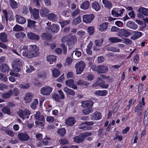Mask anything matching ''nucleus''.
<instances>
[{
    "label": "nucleus",
    "mask_w": 148,
    "mask_h": 148,
    "mask_svg": "<svg viewBox=\"0 0 148 148\" xmlns=\"http://www.w3.org/2000/svg\"><path fill=\"white\" fill-rule=\"evenodd\" d=\"M144 98L143 97L141 101L139 102L138 104L134 108V111L137 113V119L141 122L143 118V106L145 105Z\"/></svg>",
    "instance_id": "f257e3e1"
},
{
    "label": "nucleus",
    "mask_w": 148,
    "mask_h": 148,
    "mask_svg": "<svg viewBox=\"0 0 148 148\" xmlns=\"http://www.w3.org/2000/svg\"><path fill=\"white\" fill-rule=\"evenodd\" d=\"M22 65V62L20 59L18 58L15 59L12 64L13 70L15 72H19L21 70L20 67Z\"/></svg>",
    "instance_id": "f03ea898"
},
{
    "label": "nucleus",
    "mask_w": 148,
    "mask_h": 148,
    "mask_svg": "<svg viewBox=\"0 0 148 148\" xmlns=\"http://www.w3.org/2000/svg\"><path fill=\"white\" fill-rule=\"evenodd\" d=\"M86 66L85 64L82 61H79L76 63L75 65V68L76 69L77 74H81L83 71Z\"/></svg>",
    "instance_id": "7ed1b4c3"
},
{
    "label": "nucleus",
    "mask_w": 148,
    "mask_h": 148,
    "mask_svg": "<svg viewBox=\"0 0 148 148\" xmlns=\"http://www.w3.org/2000/svg\"><path fill=\"white\" fill-rule=\"evenodd\" d=\"M29 53L30 54V56L31 58L35 57L38 55L39 54L38 48L35 45H31L30 46Z\"/></svg>",
    "instance_id": "20e7f679"
},
{
    "label": "nucleus",
    "mask_w": 148,
    "mask_h": 148,
    "mask_svg": "<svg viewBox=\"0 0 148 148\" xmlns=\"http://www.w3.org/2000/svg\"><path fill=\"white\" fill-rule=\"evenodd\" d=\"M18 116L21 118H29V115L30 114V112L27 109L20 110L17 112Z\"/></svg>",
    "instance_id": "39448f33"
},
{
    "label": "nucleus",
    "mask_w": 148,
    "mask_h": 148,
    "mask_svg": "<svg viewBox=\"0 0 148 148\" xmlns=\"http://www.w3.org/2000/svg\"><path fill=\"white\" fill-rule=\"evenodd\" d=\"M94 123L92 121L85 122L79 125V128L83 130H89L90 129V126L93 124Z\"/></svg>",
    "instance_id": "423d86ee"
},
{
    "label": "nucleus",
    "mask_w": 148,
    "mask_h": 148,
    "mask_svg": "<svg viewBox=\"0 0 148 148\" xmlns=\"http://www.w3.org/2000/svg\"><path fill=\"white\" fill-rule=\"evenodd\" d=\"M53 88L49 86H45L42 88L40 90L41 93L43 95L48 96L50 94Z\"/></svg>",
    "instance_id": "0eeeda50"
},
{
    "label": "nucleus",
    "mask_w": 148,
    "mask_h": 148,
    "mask_svg": "<svg viewBox=\"0 0 148 148\" xmlns=\"http://www.w3.org/2000/svg\"><path fill=\"white\" fill-rule=\"evenodd\" d=\"M77 38L75 35H73L69 37V41L66 44L69 47V49L72 48V47L74 46L75 43L77 42Z\"/></svg>",
    "instance_id": "6e6552de"
},
{
    "label": "nucleus",
    "mask_w": 148,
    "mask_h": 148,
    "mask_svg": "<svg viewBox=\"0 0 148 148\" xmlns=\"http://www.w3.org/2000/svg\"><path fill=\"white\" fill-rule=\"evenodd\" d=\"M94 15L92 14H86L83 16V21L86 23H90L93 19Z\"/></svg>",
    "instance_id": "1a4fd4ad"
},
{
    "label": "nucleus",
    "mask_w": 148,
    "mask_h": 148,
    "mask_svg": "<svg viewBox=\"0 0 148 148\" xmlns=\"http://www.w3.org/2000/svg\"><path fill=\"white\" fill-rule=\"evenodd\" d=\"M31 8H29V10L31 13V15L34 19L36 20L39 18V11L37 9L34 8L31 11Z\"/></svg>",
    "instance_id": "9d476101"
},
{
    "label": "nucleus",
    "mask_w": 148,
    "mask_h": 148,
    "mask_svg": "<svg viewBox=\"0 0 148 148\" xmlns=\"http://www.w3.org/2000/svg\"><path fill=\"white\" fill-rule=\"evenodd\" d=\"M27 36L30 40L38 41L40 39L39 36L31 32H28L27 33Z\"/></svg>",
    "instance_id": "9b49d317"
},
{
    "label": "nucleus",
    "mask_w": 148,
    "mask_h": 148,
    "mask_svg": "<svg viewBox=\"0 0 148 148\" xmlns=\"http://www.w3.org/2000/svg\"><path fill=\"white\" fill-rule=\"evenodd\" d=\"M116 9L114 8L111 11V14L113 16L119 17L121 16V14H123V12L124 10L123 9H121L119 11H116Z\"/></svg>",
    "instance_id": "f8f14e48"
},
{
    "label": "nucleus",
    "mask_w": 148,
    "mask_h": 148,
    "mask_svg": "<svg viewBox=\"0 0 148 148\" xmlns=\"http://www.w3.org/2000/svg\"><path fill=\"white\" fill-rule=\"evenodd\" d=\"M108 71V67L103 65L98 66L97 73H106Z\"/></svg>",
    "instance_id": "ddd939ff"
},
{
    "label": "nucleus",
    "mask_w": 148,
    "mask_h": 148,
    "mask_svg": "<svg viewBox=\"0 0 148 148\" xmlns=\"http://www.w3.org/2000/svg\"><path fill=\"white\" fill-rule=\"evenodd\" d=\"M94 102L91 100L86 101L82 102V106L84 108H92Z\"/></svg>",
    "instance_id": "4468645a"
},
{
    "label": "nucleus",
    "mask_w": 148,
    "mask_h": 148,
    "mask_svg": "<svg viewBox=\"0 0 148 148\" xmlns=\"http://www.w3.org/2000/svg\"><path fill=\"white\" fill-rule=\"evenodd\" d=\"M28 46H24L23 47L22 49L21 50V51L22 52V55L23 56L28 58H31V56H30V54L29 53V51L28 52Z\"/></svg>",
    "instance_id": "2eb2a0df"
},
{
    "label": "nucleus",
    "mask_w": 148,
    "mask_h": 148,
    "mask_svg": "<svg viewBox=\"0 0 148 148\" xmlns=\"http://www.w3.org/2000/svg\"><path fill=\"white\" fill-rule=\"evenodd\" d=\"M131 33L129 32L127 30L123 29L120 30L119 33L118 35L120 36H124L125 37H127L131 35Z\"/></svg>",
    "instance_id": "dca6fc26"
},
{
    "label": "nucleus",
    "mask_w": 148,
    "mask_h": 148,
    "mask_svg": "<svg viewBox=\"0 0 148 148\" xmlns=\"http://www.w3.org/2000/svg\"><path fill=\"white\" fill-rule=\"evenodd\" d=\"M126 26L130 29L135 30L138 28V26L134 22L129 21L126 24Z\"/></svg>",
    "instance_id": "f3484780"
},
{
    "label": "nucleus",
    "mask_w": 148,
    "mask_h": 148,
    "mask_svg": "<svg viewBox=\"0 0 148 148\" xmlns=\"http://www.w3.org/2000/svg\"><path fill=\"white\" fill-rule=\"evenodd\" d=\"M91 119L94 120L100 119L101 117V113L97 111L92 114L91 115Z\"/></svg>",
    "instance_id": "a211bd4d"
},
{
    "label": "nucleus",
    "mask_w": 148,
    "mask_h": 148,
    "mask_svg": "<svg viewBox=\"0 0 148 148\" xmlns=\"http://www.w3.org/2000/svg\"><path fill=\"white\" fill-rule=\"evenodd\" d=\"M74 81L73 80L70 79L66 81L65 82V83L66 85L68 86L76 89H77V87L76 85L74 84L73 83Z\"/></svg>",
    "instance_id": "6ab92c4d"
},
{
    "label": "nucleus",
    "mask_w": 148,
    "mask_h": 148,
    "mask_svg": "<svg viewBox=\"0 0 148 148\" xmlns=\"http://www.w3.org/2000/svg\"><path fill=\"white\" fill-rule=\"evenodd\" d=\"M15 17L16 18V22L19 24H23L26 22L25 19L19 15L16 14Z\"/></svg>",
    "instance_id": "aec40b11"
},
{
    "label": "nucleus",
    "mask_w": 148,
    "mask_h": 148,
    "mask_svg": "<svg viewBox=\"0 0 148 148\" xmlns=\"http://www.w3.org/2000/svg\"><path fill=\"white\" fill-rule=\"evenodd\" d=\"M0 70L3 73H8L9 70V68L7 64L3 63L0 66Z\"/></svg>",
    "instance_id": "412c9836"
},
{
    "label": "nucleus",
    "mask_w": 148,
    "mask_h": 148,
    "mask_svg": "<svg viewBox=\"0 0 148 148\" xmlns=\"http://www.w3.org/2000/svg\"><path fill=\"white\" fill-rule=\"evenodd\" d=\"M76 121L74 117H69L65 121L66 124L69 126H72L73 125Z\"/></svg>",
    "instance_id": "4be33fe9"
},
{
    "label": "nucleus",
    "mask_w": 148,
    "mask_h": 148,
    "mask_svg": "<svg viewBox=\"0 0 148 148\" xmlns=\"http://www.w3.org/2000/svg\"><path fill=\"white\" fill-rule=\"evenodd\" d=\"M33 97V95L31 93L28 92L26 93L24 98L25 103H29L31 101Z\"/></svg>",
    "instance_id": "5701e85b"
},
{
    "label": "nucleus",
    "mask_w": 148,
    "mask_h": 148,
    "mask_svg": "<svg viewBox=\"0 0 148 148\" xmlns=\"http://www.w3.org/2000/svg\"><path fill=\"white\" fill-rule=\"evenodd\" d=\"M50 12L49 10L45 8H42L40 10V15L43 17H45Z\"/></svg>",
    "instance_id": "b1692460"
},
{
    "label": "nucleus",
    "mask_w": 148,
    "mask_h": 148,
    "mask_svg": "<svg viewBox=\"0 0 148 148\" xmlns=\"http://www.w3.org/2000/svg\"><path fill=\"white\" fill-rule=\"evenodd\" d=\"M85 137L82 134L75 137L73 139L74 141L76 143H79L82 142L84 139Z\"/></svg>",
    "instance_id": "393cba45"
},
{
    "label": "nucleus",
    "mask_w": 148,
    "mask_h": 148,
    "mask_svg": "<svg viewBox=\"0 0 148 148\" xmlns=\"http://www.w3.org/2000/svg\"><path fill=\"white\" fill-rule=\"evenodd\" d=\"M59 27L56 24H52L49 27V32H52L53 33H57L59 30Z\"/></svg>",
    "instance_id": "a878e982"
},
{
    "label": "nucleus",
    "mask_w": 148,
    "mask_h": 148,
    "mask_svg": "<svg viewBox=\"0 0 148 148\" xmlns=\"http://www.w3.org/2000/svg\"><path fill=\"white\" fill-rule=\"evenodd\" d=\"M18 137L19 138L23 141H27L29 139V137L28 135L25 133H21L18 134Z\"/></svg>",
    "instance_id": "bb28decb"
},
{
    "label": "nucleus",
    "mask_w": 148,
    "mask_h": 148,
    "mask_svg": "<svg viewBox=\"0 0 148 148\" xmlns=\"http://www.w3.org/2000/svg\"><path fill=\"white\" fill-rule=\"evenodd\" d=\"M133 33H134V35L130 37L131 39L133 40H135L138 38L142 35V32L138 31H134Z\"/></svg>",
    "instance_id": "cd10ccee"
},
{
    "label": "nucleus",
    "mask_w": 148,
    "mask_h": 148,
    "mask_svg": "<svg viewBox=\"0 0 148 148\" xmlns=\"http://www.w3.org/2000/svg\"><path fill=\"white\" fill-rule=\"evenodd\" d=\"M102 2L105 8L110 9L112 7V4L111 2L107 0H103Z\"/></svg>",
    "instance_id": "c85d7f7f"
},
{
    "label": "nucleus",
    "mask_w": 148,
    "mask_h": 148,
    "mask_svg": "<svg viewBox=\"0 0 148 148\" xmlns=\"http://www.w3.org/2000/svg\"><path fill=\"white\" fill-rule=\"evenodd\" d=\"M92 7L96 11H98L101 9V6L99 3L96 1L93 2L91 4Z\"/></svg>",
    "instance_id": "c756f323"
},
{
    "label": "nucleus",
    "mask_w": 148,
    "mask_h": 148,
    "mask_svg": "<svg viewBox=\"0 0 148 148\" xmlns=\"http://www.w3.org/2000/svg\"><path fill=\"white\" fill-rule=\"evenodd\" d=\"M47 16L48 19L52 21H56L57 19V15L54 13H50Z\"/></svg>",
    "instance_id": "7c9ffc66"
},
{
    "label": "nucleus",
    "mask_w": 148,
    "mask_h": 148,
    "mask_svg": "<svg viewBox=\"0 0 148 148\" xmlns=\"http://www.w3.org/2000/svg\"><path fill=\"white\" fill-rule=\"evenodd\" d=\"M63 90L68 95L72 96H74L75 95V92L73 90L69 89L67 87L64 88Z\"/></svg>",
    "instance_id": "2f4dec72"
},
{
    "label": "nucleus",
    "mask_w": 148,
    "mask_h": 148,
    "mask_svg": "<svg viewBox=\"0 0 148 148\" xmlns=\"http://www.w3.org/2000/svg\"><path fill=\"white\" fill-rule=\"evenodd\" d=\"M138 12L145 16H148V9L141 7L138 9Z\"/></svg>",
    "instance_id": "473e14b6"
},
{
    "label": "nucleus",
    "mask_w": 148,
    "mask_h": 148,
    "mask_svg": "<svg viewBox=\"0 0 148 148\" xmlns=\"http://www.w3.org/2000/svg\"><path fill=\"white\" fill-rule=\"evenodd\" d=\"M109 42L111 43H115L116 42H121L122 41L121 39L116 37H111L108 38Z\"/></svg>",
    "instance_id": "72a5a7b5"
},
{
    "label": "nucleus",
    "mask_w": 148,
    "mask_h": 148,
    "mask_svg": "<svg viewBox=\"0 0 148 148\" xmlns=\"http://www.w3.org/2000/svg\"><path fill=\"white\" fill-rule=\"evenodd\" d=\"M0 40L2 42H6L8 41L7 35L5 32L0 34Z\"/></svg>",
    "instance_id": "f704fd0d"
},
{
    "label": "nucleus",
    "mask_w": 148,
    "mask_h": 148,
    "mask_svg": "<svg viewBox=\"0 0 148 148\" xmlns=\"http://www.w3.org/2000/svg\"><path fill=\"white\" fill-rule=\"evenodd\" d=\"M108 23L106 22L100 25L99 28V30L101 32L104 31L107 28Z\"/></svg>",
    "instance_id": "c9c22d12"
},
{
    "label": "nucleus",
    "mask_w": 148,
    "mask_h": 148,
    "mask_svg": "<svg viewBox=\"0 0 148 148\" xmlns=\"http://www.w3.org/2000/svg\"><path fill=\"white\" fill-rule=\"evenodd\" d=\"M35 117L36 120L39 121H43L44 118L43 116L40 114L39 112H37L35 115Z\"/></svg>",
    "instance_id": "e433bc0d"
},
{
    "label": "nucleus",
    "mask_w": 148,
    "mask_h": 148,
    "mask_svg": "<svg viewBox=\"0 0 148 148\" xmlns=\"http://www.w3.org/2000/svg\"><path fill=\"white\" fill-rule=\"evenodd\" d=\"M89 3L88 1H86L81 4L80 5L81 8L83 10L87 9L89 7Z\"/></svg>",
    "instance_id": "4c0bfd02"
},
{
    "label": "nucleus",
    "mask_w": 148,
    "mask_h": 148,
    "mask_svg": "<svg viewBox=\"0 0 148 148\" xmlns=\"http://www.w3.org/2000/svg\"><path fill=\"white\" fill-rule=\"evenodd\" d=\"M13 94L12 91L9 90L8 92L5 93L2 95V97L4 99L9 98Z\"/></svg>",
    "instance_id": "58836bf2"
},
{
    "label": "nucleus",
    "mask_w": 148,
    "mask_h": 148,
    "mask_svg": "<svg viewBox=\"0 0 148 148\" xmlns=\"http://www.w3.org/2000/svg\"><path fill=\"white\" fill-rule=\"evenodd\" d=\"M41 37L44 40H51V36L47 33H43L41 35Z\"/></svg>",
    "instance_id": "ea45409f"
},
{
    "label": "nucleus",
    "mask_w": 148,
    "mask_h": 148,
    "mask_svg": "<svg viewBox=\"0 0 148 148\" xmlns=\"http://www.w3.org/2000/svg\"><path fill=\"white\" fill-rule=\"evenodd\" d=\"M93 111V110L91 108H86L82 110V112L85 115H87L90 113H91Z\"/></svg>",
    "instance_id": "a19ab883"
},
{
    "label": "nucleus",
    "mask_w": 148,
    "mask_h": 148,
    "mask_svg": "<svg viewBox=\"0 0 148 148\" xmlns=\"http://www.w3.org/2000/svg\"><path fill=\"white\" fill-rule=\"evenodd\" d=\"M36 22L34 21H32L30 19L27 20V26L29 28H32L34 27L35 26V23Z\"/></svg>",
    "instance_id": "79ce46f5"
},
{
    "label": "nucleus",
    "mask_w": 148,
    "mask_h": 148,
    "mask_svg": "<svg viewBox=\"0 0 148 148\" xmlns=\"http://www.w3.org/2000/svg\"><path fill=\"white\" fill-rule=\"evenodd\" d=\"M2 111L4 114L8 115H10L11 114L10 109L8 106H6L3 108Z\"/></svg>",
    "instance_id": "37998d69"
},
{
    "label": "nucleus",
    "mask_w": 148,
    "mask_h": 148,
    "mask_svg": "<svg viewBox=\"0 0 148 148\" xmlns=\"http://www.w3.org/2000/svg\"><path fill=\"white\" fill-rule=\"evenodd\" d=\"M9 2L10 5L12 9L16 8H17L18 3L14 0H10Z\"/></svg>",
    "instance_id": "c03bdc74"
},
{
    "label": "nucleus",
    "mask_w": 148,
    "mask_h": 148,
    "mask_svg": "<svg viewBox=\"0 0 148 148\" xmlns=\"http://www.w3.org/2000/svg\"><path fill=\"white\" fill-rule=\"evenodd\" d=\"M60 74V71L54 68L52 70V75L53 77H57Z\"/></svg>",
    "instance_id": "a18cd8bd"
},
{
    "label": "nucleus",
    "mask_w": 148,
    "mask_h": 148,
    "mask_svg": "<svg viewBox=\"0 0 148 148\" xmlns=\"http://www.w3.org/2000/svg\"><path fill=\"white\" fill-rule=\"evenodd\" d=\"M81 21V17L80 16H78L73 19L72 24L73 25H76L80 23Z\"/></svg>",
    "instance_id": "49530a36"
},
{
    "label": "nucleus",
    "mask_w": 148,
    "mask_h": 148,
    "mask_svg": "<svg viewBox=\"0 0 148 148\" xmlns=\"http://www.w3.org/2000/svg\"><path fill=\"white\" fill-rule=\"evenodd\" d=\"M16 37L17 38H24L26 36L25 34L23 32H20L16 33L15 34Z\"/></svg>",
    "instance_id": "de8ad7c7"
},
{
    "label": "nucleus",
    "mask_w": 148,
    "mask_h": 148,
    "mask_svg": "<svg viewBox=\"0 0 148 148\" xmlns=\"http://www.w3.org/2000/svg\"><path fill=\"white\" fill-rule=\"evenodd\" d=\"M47 60L48 62H55L56 60V56L53 55H49L47 57Z\"/></svg>",
    "instance_id": "09e8293b"
},
{
    "label": "nucleus",
    "mask_w": 148,
    "mask_h": 148,
    "mask_svg": "<svg viewBox=\"0 0 148 148\" xmlns=\"http://www.w3.org/2000/svg\"><path fill=\"white\" fill-rule=\"evenodd\" d=\"M57 133L61 136H63L66 133V131L64 128H62L58 130Z\"/></svg>",
    "instance_id": "8fccbe9b"
},
{
    "label": "nucleus",
    "mask_w": 148,
    "mask_h": 148,
    "mask_svg": "<svg viewBox=\"0 0 148 148\" xmlns=\"http://www.w3.org/2000/svg\"><path fill=\"white\" fill-rule=\"evenodd\" d=\"M103 41V38H101L99 40H95V43L96 46L100 47Z\"/></svg>",
    "instance_id": "3c124183"
},
{
    "label": "nucleus",
    "mask_w": 148,
    "mask_h": 148,
    "mask_svg": "<svg viewBox=\"0 0 148 148\" xmlns=\"http://www.w3.org/2000/svg\"><path fill=\"white\" fill-rule=\"evenodd\" d=\"M23 29V27L21 26L16 24L13 28V30L16 32L22 31Z\"/></svg>",
    "instance_id": "603ef678"
},
{
    "label": "nucleus",
    "mask_w": 148,
    "mask_h": 148,
    "mask_svg": "<svg viewBox=\"0 0 148 148\" xmlns=\"http://www.w3.org/2000/svg\"><path fill=\"white\" fill-rule=\"evenodd\" d=\"M38 103V101L37 99H36L34 100L33 103L31 104L30 106L33 109H35L36 108V106Z\"/></svg>",
    "instance_id": "864d4df0"
},
{
    "label": "nucleus",
    "mask_w": 148,
    "mask_h": 148,
    "mask_svg": "<svg viewBox=\"0 0 148 148\" xmlns=\"http://www.w3.org/2000/svg\"><path fill=\"white\" fill-rule=\"evenodd\" d=\"M80 13V10L78 9H77L75 11L71 13V16L73 18L75 17Z\"/></svg>",
    "instance_id": "5fc2aeb1"
},
{
    "label": "nucleus",
    "mask_w": 148,
    "mask_h": 148,
    "mask_svg": "<svg viewBox=\"0 0 148 148\" xmlns=\"http://www.w3.org/2000/svg\"><path fill=\"white\" fill-rule=\"evenodd\" d=\"M29 86L30 85L29 83L21 84L19 86V88L24 89H28Z\"/></svg>",
    "instance_id": "6e6d98bb"
},
{
    "label": "nucleus",
    "mask_w": 148,
    "mask_h": 148,
    "mask_svg": "<svg viewBox=\"0 0 148 148\" xmlns=\"http://www.w3.org/2000/svg\"><path fill=\"white\" fill-rule=\"evenodd\" d=\"M87 30L88 33L90 35H91L94 33V28L93 27L91 26L88 27Z\"/></svg>",
    "instance_id": "4d7b16f0"
},
{
    "label": "nucleus",
    "mask_w": 148,
    "mask_h": 148,
    "mask_svg": "<svg viewBox=\"0 0 148 148\" xmlns=\"http://www.w3.org/2000/svg\"><path fill=\"white\" fill-rule=\"evenodd\" d=\"M108 50L114 52H119V49L118 48H115L114 47H109L108 49Z\"/></svg>",
    "instance_id": "13d9d810"
},
{
    "label": "nucleus",
    "mask_w": 148,
    "mask_h": 148,
    "mask_svg": "<svg viewBox=\"0 0 148 148\" xmlns=\"http://www.w3.org/2000/svg\"><path fill=\"white\" fill-rule=\"evenodd\" d=\"M60 143L64 145L67 144L68 143L67 140L65 138H62L59 140Z\"/></svg>",
    "instance_id": "bf43d9fd"
},
{
    "label": "nucleus",
    "mask_w": 148,
    "mask_h": 148,
    "mask_svg": "<svg viewBox=\"0 0 148 148\" xmlns=\"http://www.w3.org/2000/svg\"><path fill=\"white\" fill-rule=\"evenodd\" d=\"M86 78L89 81H92L95 79V76L93 74H89L87 76Z\"/></svg>",
    "instance_id": "052dcab7"
},
{
    "label": "nucleus",
    "mask_w": 148,
    "mask_h": 148,
    "mask_svg": "<svg viewBox=\"0 0 148 148\" xmlns=\"http://www.w3.org/2000/svg\"><path fill=\"white\" fill-rule=\"evenodd\" d=\"M60 47L63 49V54L66 55L67 53V47L64 44H61L60 45Z\"/></svg>",
    "instance_id": "680f3d73"
},
{
    "label": "nucleus",
    "mask_w": 148,
    "mask_h": 148,
    "mask_svg": "<svg viewBox=\"0 0 148 148\" xmlns=\"http://www.w3.org/2000/svg\"><path fill=\"white\" fill-rule=\"evenodd\" d=\"M61 41L63 43L69 41V37L67 36H66L63 37L61 39Z\"/></svg>",
    "instance_id": "e2e57ef3"
},
{
    "label": "nucleus",
    "mask_w": 148,
    "mask_h": 148,
    "mask_svg": "<svg viewBox=\"0 0 148 148\" xmlns=\"http://www.w3.org/2000/svg\"><path fill=\"white\" fill-rule=\"evenodd\" d=\"M87 82L84 81L82 79L79 80L76 83V84L77 85H86Z\"/></svg>",
    "instance_id": "0e129e2a"
},
{
    "label": "nucleus",
    "mask_w": 148,
    "mask_h": 148,
    "mask_svg": "<svg viewBox=\"0 0 148 148\" xmlns=\"http://www.w3.org/2000/svg\"><path fill=\"white\" fill-rule=\"evenodd\" d=\"M0 79L1 81L5 82L7 80V78L4 75L0 73Z\"/></svg>",
    "instance_id": "69168bd1"
},
{
    "label": "nucleus",
    "mask_w": 148,
    "mask_h": 148,
    "mask_svg": "<svg viewBox=\"0 0 148 148\" xmlns=\"http://www.w3.org/2000/svg\"><path fill=\"white\" fill-rule=\"evenodd\" d=\"M52 97L53 98L57 101H59L60 100L59 96L58 94H54L52 95Z\"/></svg>",
    "instance_id": "338daca9"
},
{
    "label": "nucleus",
    "mask_w": 148,
    "mask_h": 148,
    "mask_svg": "<svg viewBox=\"0 0 148 148\" xmlns=\"http://www.w3.org/2000/svg\"><path fill=\"white\" fill-rule=\"evenodd\" d=\"M62 14L64 16L66 17H69L70 16L69 12L67 10L63 11L62 12Z\"/></svg>",
    "instance_id": "774afa93"
}]
</instances>
